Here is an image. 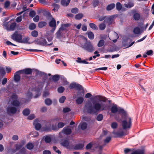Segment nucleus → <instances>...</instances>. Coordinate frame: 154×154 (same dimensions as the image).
Listing matches in <instances>:
<instances>
[{
	"label": "nucleus",
	"mask_w": 154,
	"mask_h": 154,
	"mask_svg": "<svg viewBox=\"0 0 154 154\" xmlns=\"http://www.w3.org/2000/svg\"><path fill=\"white\" fill-rule=\"evenodd\" d=\"M108 104L102 102H96L93 103L86 104L84 107L85 111L90 114L97 113L100 111L106 110L109 108Z\"/></svg>",
	"instance_id": "1"
},
{
	"label": "nucleus",
	"mask_w": 154,
	"mask_h": 154,
	"mask_svg": "<svg viewBox=\"0 0 154 154\" xmlns=\"http://www.w3.org/2000/svg\"><path fill=\"white\" fill-rule=\"evenodd\" d=\"M84 40L85 41V44H81V47L89 52H92L94 50V48L91 42L89 41H88L86 38L83 37Z\"/></svg>",
	"instance_id": "2"
},
{
	"label": "nucleus",
	"mask_w": 154,
	"mask_h": 154,
	"mask_svg": "<svg viewBox=\"0 0 154 154\" xmlns=\"http://www.w3.org/2000/svg\"><path fill=\"white\" fill-rule=\"evenodd\" d=\"M131 125V119L128 116H126L125 119L122 121V126L123 129L130 128Z\"/></svg>",
	"instance_id": "3"
},
{
	"label": "nucleus",
	"mask_w": 154,
	"mask_h": 154,
	"mask_svg": "<svg viewBox=\"0 0 154 154\" xmlns=\"http://www.w3.org/2000/svg\"><path fill=\"white\" fill-rule=\"evenodd\" d=\"M12 101L11 103V105L15 106H19L22 104L21 102L17 100V96L15 94H13L11 96Z\"/></svg>",
	"instance_id": "4"
},
{
	"label": "nucleus",
	"mask_w": 154,
	"mask_h": 154,
	"mask_svg": "<svg viewBox=\"0 0 154 154\" xmlns=\"http://www.w3.org/2000/svg\"><path fill=\"white\" fill-rule=\"evenodd\" d=\"M111 112L113 113H115L117 112H119L124 113L125 111L123 109L119 107H118L116 105H114L112 106L111 109Z\"/></svg>",
	"instance_id": "5"
},
{
	"label": "nucleus",
	"mask_w": 154,
	"mask_h": 154,
	"mask_svg": "<svg viewBox=\"0 0 154 154\" xmlns=\"http://www.w3.org/2000/svg\"><path fill=\"white\" fill-rule=\"evenodd\" d=\"M53 28L49 31L47 33L46 36L48 41L49 42L51 41L53 39V35L55 30L56 28L52 27Z\"/></svg>",
	"instance_id": "6"
},
{
	"label": "nucleus",
	"mask_w": 154,
	"mask_h": 154,
	"mask_svg": "<svg viewBox=\"0 0 154 154\" xmlns=\"http://www.w3.org/2000/svg\"><path fill=\"white\" fill-rule=\"evenodd\" d=\"M71 132V129L69 127L64 128L62 131L59 134V137L61 138L63 137L64 134L67 135L70 134Z\"/></svg>",
	"instance_id": "7"
},
{
	"label": "nucleus",
	"mask_w": 154,
	"mask_h": 154,
	"mask_svg": "<svg viewBox=\"0 0 154 154\" xmlns=\"http://www.w3.org/2000/svg\"><path fill=\"white\" fill-rule=\"evenodd\" d=\"M11 38L16 42H21L22 36L21 35L15 33L12 35Z\"/></svg>",
	"instance_id": "8"
},
{
	"label": "nucleus",
	"mask_w": 154,
	"mask_h": 154,
	"mask_svg": "<svg viewBox=\"0 0 154 154\" xmlns=\"http://www.w3.org/2000/svg\"><path fill=\"white\" fill-rule=\"evenodd\" d=\"M17 111V108L12 106H8L7 109V112L8 114H14Z\"/></svg>",
	"instance_id": "9"
},
{
	"label": "nucleus",
	"mask_w": 154,
	"mask_h": 154,
	"mask_svg": "<svg viewBox=\"0 0 154 154\" xmlns=\"http://www.w3.org/2000/svg\"><path fill=\"white\" fill-rule=\"evenodd\" d=\"M60 143L62 145L65 147L67 149H70V147L69 146V143L68 140H63Z\"/></svg>",
	"instance_id": "10"
},
{
	"label": "nucleus",
	"mask_w": 154,
	"mask_h": 154,
	"mask_svg": "<svg viewBox=\"0 0 154 154\" xmlns=\"http://www.w3.org/2000/svg\"><path fill=\"white\" fill-rule=\"evenodd\" d=\"M21 72V71H17L15 74L14 76V81L17 82H19L20 80V76L19 74Z\"/></svg>",
	"instance_id": "11"
},
{
	"label": "nucleus",
	"mask_w": 154,
	"mask_h": 154,
	"mask_svg": "<svg viewBox=\"0 0 154 154\" xmlns=\"http://www.w3.org/2000/svg\"><path fill=\"white\" fill-rule=\"evenodd\" d=\"M49 25L51 27L56 28V20L52 18L49 22Z\"/></svg>",
	"instance_id": "12"
},
{
	"label": "nucleus",
	"mask_w": 154,
	"mask_h": 154,
	"mask_svg": "<svg viewBox=\"0 0 154 154\" xmlns=\"http://www.w3.org/2000/svg\"><path fill=\"white\" fill-rule=\"evenodd\" d=\"M33 125L35 126V128L37 130H39L41 127L40 124L38 123V120L36 119L33 122Z\"/></svg>",
	"instance_id": "13"
},
{
	"label": "nucleus",
	"mask_w": 154,
	"mask_h": 154,
	"mask_svg": "<svg viewBox=\"0 0 154 154\" xmlns=\"http://www.w3.org/2000/svg\"><path fill=\"white\" fill-rule=\"evenodd\" d=\"M39 43L40 45H50L52 44V43H49L46 41L45 39L43 38H41L40 40Z\"/></svg>",
	"instance_id": "14"
},
{
	"label": "nucleus",
	"mask_w": 154,
	"mask_h": 154,
	"mask_svg": "<svg viewBox=\"0 0 154 154\" xmlns=\"http://www.w3.org/2000/svg\"><path fill=\"white\" fill-rule=\"evenodd\" d=\"M83 95H84L77 98L76 100V102L77 104H80L83 103L84 100L83 98Z\"/></svg>",
	"instance_id": "15"
},
{
	"label": "nucleus",
	"mask_w": 154,
	"mask_h": 154,
	"mask_svg": "<svg viewBox=\"0 0 154 154\" xmlns=\"http://www.w3.org/2000/svg\"><path fill=\"white\" fill-rule=\"evenodd\" d=\"M61 121L60 118L57 117L51 119L50 121L51 124H53L55 123L56 124L57 122H60Z\"/></svg>",
	"instance_id": "16"
},
{
	"label": "nucleus",
	"mask_w": 154,
	"mask_h": 154,
	"mask_svg": "<svg viewBox=\"0 0 154 154\" xmlns=\"http://www.w3.org/2000/svg\"><path fill=\"white\" fill-rule=\"evenodd\" d=\"M71 25V24L70 23L63 24H62L60 28L63 31L66 30L67 28L70 27Z\"/></svg>",
	"instance_id": "17"
},
{
	"label": "nucleus",
	"mask_w": 154,
	"mask_h": 154,
	"mask_svg": "<svg viewBox=\"0 0 154 154\" xmlns=\"http://www.w3.org/2000/svg\"><path fill=\"white\" fill-rule=\"evenodd\" d=\"M95 99L100 101L106 102V99L105 97H102L100 95H97L95 97Z\"/></svg>",
	"instance_id": "18"
},
{
	"label": "nucleus",
	"mask_w": 154,
	"mask_h": 154,
	"mask_svg": "<svg viewBox=\"0 0 154 154\" xmlns=\"http://www.w3.org/2000/svg\"><path fill=\"white\" fill-rule=\"evenodd\" d=\"M21 72L24 73L26 74H30L32 73V69H31L27 68L20 71Z\"/></svg>",
	"instance_id": "19"
},
{
	"label": "nucleus",
	"mask_w": 154,
	"mask_h": 154,
	"mask_svg": "<svg viewBox=\"0 0 154 154\" xmlns=\"http://www.w3.org/2000/svg\"><path fill=\"white\" fill-rule=\"evenodd\" d=\"M63 31L60 28L58 31L56 33V37L57 38H59L62 37V34Z\"/></svg>",
	"instance_id": "20"
},
{
	"label": "nucleus",
	"mask_w": 154,
	"mask_h": 154,
	"mask_svg": "<svg viewBox=\"0 0 154 154\" xmlns=\"http://www.w3.org/2000/svg\"><path fill=\"white\" fill-rule=\"evenodd\" d=\"M84 146V145L83 144H79L75 146L74 149L75 150L81 149L83 148Z\"/></svg>",
	"instance_id": "21"
},
{
	"label": "nucleus",
	"mask_w": 154,
	"mask_h": 154,
	"mask_svg": "<svg viewBox=\"0 0 154 154\" xmlns=\"http://www.w3.org/2000/svg\"><path fill=\"white\" fill-rule=\"evenodd\" d=\"M124 5V6L126 8H130L134 6V3L132 2H130L127 4H125Z\"/></svg>",
	"instance_id": "22"
},
{
	"label": "nucleus",
	"mask_w": 154,
	"mask_h": 154,
	"mask_svg": "<svg viewBox=\"0 0 154 154\" xmlns=\"http://www.w3.org/2000/svg\"><path fill=\"white\" fill-rule=\"evenodd\" d=\"M70 1V0H67V1L66 0H62L61 3L63 6H67L69 4Z\"/></svg>",
	"instance_id": "23"
},
{
	"label": "nucleus",
	"mask_w": 154,
	"mask_h": 154,
	"mask_svg": "<svg viewBox=\"0 0 154 154\" xmlns=\"http://www.w3.org/2000/svg\"><path fill=\"white\" fill-rule=\"evenodd\" d=\"M133 18L135 20H138L140 19V14L138 13H134L133 15Z\"/></svg>",
	"instance_id": "24"
},
{
	"label": "nucleus",
	"mask_w": 154,
	"mask_h": 154,
	"mask_svg": "<svg viewBox=\"0 0 154 154\" xmlns=\"http://www.w3.org/2000/svg\"><path fill=\"white\" fill-rule=\"evenodd\" d=\"M115 6V4H110L109 5H108L107 7H106V10L107 11H110L113 8H114V7Z\"/></svg>",
	"instance_id": "25"
},
{
	"label": "nucleus",
	"mask_w": 154,
	"mask_h": 154,
	"mask_svg": "<svg viewBox=\"0 0 154 154\" xmlns=\"http://www.w3.org/2000/svg\"><path fill=\"white\" fill-rule=\"evenodd\" d=\"M133 32L135 34H139L141 33L140 30L139 28L137 27L134 29Z\"/></svg>",
	"instance_id": "26"
},
{
	"label": "nucleus",
	"mask_w": 154,
	"mask_h": 154,
	"mask_svg": "<svg viewBox=\"0 0 154 154\" xmlns=\"http://www.w3.org/2000/svg\"><path fill=\"white\" fill-rule=\"evenodd\" d=\"M112 17L111 16L108 17L105 19L104 22H107L109 24H110L111 23L112 20Z\"/></svg>",
	"instance_id": "27"
},
{
	"label": "nucleus",
	"mask_w": 154,
	"mask_h": 154,
	"mask_svg": "<svg viewBox=\"0 0 154 154\" xmlns=\"http://www.w3.org/2000/svg\"><path fill=\"white\" fill-rule=\"evenodd\" d=\"M30 112V110L29 109H26L23 110V113L24 115L27 116L29 114Z\"/></svg>",
	"instance_id": "28"
},
{
	"label": "nucleus",
	"mask_w": 154,
	"mask_h": 154,
	"mask_svg": "<svg viewBox=\"0 0 154 154\" xmlns=\"http://www.w3.org/2000/svg\"><path fill=\"white\" fill-rule=\"evenodd\" d=\"M90 27L94 30H97L98 27L96 25L93 23H90L89 24Z\"/></svg>",
	"instance_id": "29"
},
{
	"label": "nucleus",
	"mask_w": 154,
	"mask_h": 154,
	"mask_svg": "<svg viewBox=\"0 0 154 154\" xmlns=\"http://www.w3.org/2000/svg\"><path fill=\"white\" fill-rule=\"evenodd\" d=\"M88 36L90 39H93L94 38V35L93 33L91 32H90L88 33Z\"/></svg>",
	"instance_id": "30"
},
{
	"label": "nucleus",
	"mask_w": 154,
	"mask_h": 154,
	"mask_svg": "<svg viewBox=\"0 0 154 154\" xmlns=\"http://www.w3.org/2000/svg\"><path fill=\"white\" fill-rule=\"evenodd\" d=\"M29 38L28 37H26L24 38L23 40L21 39V43H30L28 42V41L29 40Z\"/></svg>",
	"instance_id": "31"
},
{
	"label": "nucleus",
	"mask_w": 154,
	"mask_h": 154,
	"mask_svg": "<svg viewBox=\"0 0 154 154\" xmlns=\"http://www.w3.org/2000/svg\"><path fill=\"white\" fill-rule=\"evenodd\" d=\"M46 23L45 22H41L38 23V26L40 28H42L46 26Z\"/></svg>",
	"instance_id": "32"
},
{
	"label": "nucleus",
	"mask_w": 154,
	"mask_h": 154,
	"mask_svg": "<svg viewBox=\"0 0 154 154\" xmlns=\"http://www.w3.org/2000/svg\"><path fill=\"white\" fill-rule=\"evenodd\" d=\"M59 75H54L52 77L53 80L54 82L57 81L59 79Z\"/></svg>",
	"instance_id": "33"
},
{
	"label": "nucleus",
	"mask_w": 154,
	"mask_h": 154,
	"mask_svg": "<svg viewBox=\"0 0 154 154\" xmlns=\"http://www.w3.org/2000/svg\"><path fill=\"white\" fill-rule=\"evenodd\" d=\"M26 147L28 149H32L33 147V145L32 143H29L26 145Z\"/></svg>",
	"instance_id": "34"
},
{
	"label": "nucleus",
	"mask_w": 154,
	"mask_h": 154,
	"mask_svg": "<svg viewBox=\"0 0 154 154\" xmlns=\"http://www.w3.org/2000/svg\"><path fill=\"white\" fill-rule=\"evenodd\" d=\"M131 154H144V151L142 150H138L134 152Z\"/></svg>",
	"instance_id": "35"
},
{
	"label": "nucleus",
	"mask_w": 154,
	"mask_h": 154,
	"mask_svg": "<svg viewBox=\"0 0 154 154\" xmlns=\"http://www.w3.org/2000/svg\"><path fill=\"white\" fill-rule=\"evenodd\" d=\"M16 26V23H12L10 26V29L9 30H13L14 29Z\"/></svg>",
	"instance_id": "36"
},
{
	"label": "nucleus",
	"mask_w": 154,
	"mask_h": 154,
	"mask_svg": "<svg viewBox=\"0 0 154 154\" xmlns=\"http://www.w3.org/2000/svg\"><path fill=\"white\" fill-rule=\"evenodd\" d=\"M104 44V42L103 40H100L97 44V46L98 47H101L103 46Z\"/></svg>",
	"instance_id": "37"
},
{
	"label": "nucleus",
	"mask_w": 154,
	"mask_h": 154,
	"mask_svg": "<svg viewBox=\"0 0 154 154\" xmlns=\"http://www.w3.org/2000/svg\"><path fill=\"white\" fill-rule=\"evenodd\" d=\"M111 137L110 136L107 137L104 140V142L105 144L108 143L111 140Z\"/></svg>",
	"instance_id": "38"
},
{
	"label": "nucleus",
	"mask_w": 154,
	"mask_h": 154,
	"mask_svg": "<svg viewBox=\"0 0 154 154\" xmlns=\"http://www.w3.org/2000/svg\"><path fill=\"white\" fill-rule=\"evenodd\" d=\"M45 103L47 105H50L52 103V101L49 99H47L45 100Z\"/></svg>",
	"instance_id": "39"
},
{
	"label": "nucleus",
	"mask_w": 154,
	"mask_h": 154,
	"mask_svg": "<svg viewBox=\"0 0 154 154\" xmlns=\"http://www.w3.org/2000/svg\"><path fill=\"white\" fill-rule=\"evenodd\" d=\"M45 140L46 143H49L51 140V138L49 136H46L45 137Z\"/></svg>",
	"instance_id": "40"
},
{
	"label": "nucleus",
	"mask_w": 154,
	"mask_h": 154,
	"mask_svg": "<svg viewBox=\"0 0 154 154\" xmlns=\"http://www.w3.org/2000/svg\"><path fill=\"white\" fill-rule=\"evenodd\" d=\"M36 27L35 24L32 23L30 24L29 26V28L30 30H33L35 29Z\"/></svg>",
	"instance_id": "41"
},
{
	"label": "nucleus",
	"mask_w": 154,
	"mask_h": 154,
	"mask_svg": "<svg viewBox=\"0 0 154 154\" xmlns=\"http://www.w3.org/2000/svg\"><path fill=\"white\" fill-rule=\"evenodd\" d=\"M122 5L119 2H117L116 4V8L118 11H120L122 8Z\"/></svg>",
	"instance_id": "42"
},
{
	"label": "nucleus",
	"mask_w": 154,
	"mask_h": 154,
	"mask_svg": "<svg viewBox=\"0 0 154 154\" xmlns=\"http://www.w3.org/2000/svg\"><path fill=\"white\" fill-rule=\"evenodd\" d=\"M31 35L34 37H36L38 35V32L36 30H34L31 32Z\"/></svg>",
	"instance_id": "43"
},
{
	"label": "nucleus",
	"mask_w": 154,
	"mask_h": 154,
	"mask_svg": "<svg viewBox=\"0 0 154 154\" xmlns=\"http://www.w3.org/2000/svg\"><path fill=\"white\" fill-rule=\"evenodd\" d=\"M106 28V25L104 23H101L99 25V28L100 30H103Z\"/></svg>",
	"instance_id": "44"
},
{
	"label": "nucleus",
	"mask_w": 154,
	"mask_h": 154,
	"mask_svg": "<svg viewBox=\"0 0 154 154\" xmlns=\"http://www.w3.org/2000/svg\"><path fill=\"white\" fill-rule=\"evenodd\" d=\"M81 127L82 129L84 130L87 128V125L86 123L83 122L81 124Z\"/></svg>",
	"instance_id": "45"
},
{
	"label": "nucleus",
	"mask_w": 154,
	"mask_h": 154,
	"mask_svg": "<svg viewBox=\"0 0 154 154\" xmlns=\"http://www.w3.org/2000/svg\"><path fill=\"white\" fill-rule=\"evenodd\" d=\"M83 15L82 14H78L75 15V18L77 20H79L83 17Z\"/></svg>",
	"instance_id": "46"
},
{
	"label": "nucleus",
	"mask_w": 154,
	"mask_h": 154,
	"mask_svg": "<svg viewBox=\"0 0 154 154\" xmlns=\"http://www.w3.org/2000/svg\"><path fill=\"white\" fill-rule=\"evenodd\" d=\"M103 118V115L101 114H99L97 116V119L98 121H101Z\"/></svg>",
	"instance_id": "47"
},
{
	"label": "nucleus",
	"mask_w": 154,
	"mask_h": 154,
	"mask_svg": "<svg viewBox=\"0 0 154 154\" xmlns=\"http://www.w3.org/2000/svg\"><path fill=\"white\" fill-rule=\"evenodd\" d=\"M65 125V123L62 122H60L57 124V126L58 128H63Z\"/></svg>",
	"instance_id": "48"
},
{
	"label": "nucleus",
	"mask_w": 154,
	"mask_h": 154,
	"mask_svg": "<svg viewBox=\"0 0 154 154\" xmlns=\"http://www.w3.org/2000/svg\"><path fill=\"white\" fill-rule=\"evenodd\" d=\"M66 99V97L64 96H63L61 97L59 99V101L61 103H64L65 100Z\"/></svg>",
	"instance_id": "49"
},
{
	"label": "nucleus",
	"mask_w": 154,
	"mask_h": 154,
	"mask_svg": "<svg viewBox=\"0 0 154 154\" xmlns=\"http://www.w3.org/2000/svg\"><path fill=\"white\" fill-rule=\"evenodd\" d=\"M53 149L54 151L56 152L58 154H61V152L60 151L58 150L56 146H54L53 147Z\"/></svg>",
	"instance_id": "50"
},
{
	"label": "nucleus",
	"mask_w": 154,
	"mask_h": 154,
	"mask_svg": "<svg viewBox=\"0 0 154 154\" xmlns=\"http://www.w3.org/2000/svg\"><path fill=\"white\" fill-rule=\"evenodd\" d=\"M118 126V124L116 122H113L112 123L111 125V127L112 128L115 129Z\"/></svg>",
	"instance_id": "51"
},
{
	"label": "nucleus",
	"mask_w": 154,
	"mask_h": 154,
	"mask_svg": "<svg viewBox=\"0 0 154 154\" xmlns=\"http://www.w3.org/2000/svg\"><path fill=\"white\" fill-rule=\"evenodd\" d=\"M35 12L34 11H30L29 15L32 17H34L35 15Z\"/></svg>",
	"instance_id": "52"
},
{
	"label": "nucleus",
	"mask_w": 154,
	"mask_h": 154,
	"mask_svg": "<svg viewBox=\"0 0 154 154\" xmlns=\"http://www.w3.org/2000/svg\"><path fill=\"white\" fill-rule=\"evenodd\" d=\"M64 90V88L63 87H60L58 88L57 91L58 92L62 93Z\"/></svg>",
	"instance_id": "53"
},
{
	"label": "nucleus",
	"mask_w": 154,
	"mask_h": 154,
	"mask_svg": "<svg viewBox=\"0 0 154 154\" xmlns=\"http://www.w3.org/2000/svg\"><path fill=\"white\" fill-rule=\"evenodd\" d=\"M71 12L74 14H76L78 12V9L77 8H75L71 10Z\"/></svg>",
	"instance_id": "54"
},
{
	"label": "nucleus",
	"mask_w": 154,
	"mask_h": 154,
	"mask_svg": "<svg viewBox=\"0 0 154 154\" xmlns=\"http://www.w3.org/2000/svg\"><path fill=\"white\" fill-rule=\"evenodd\" d=\"M75 88L77 90H81L82 89V87L81 85L76 83Z\"/></svg>",
	"instance_id": "55"
},
{
	"label": "nucleus",
	"mask_w": 154,
	"mask_h": 154,
	"mask_svg": "<svg viewBox=\"0 0 154 154\" xmlns=\"http://www.w3.org/2000/svg\"><path fill=\"white\" fill-rule=\"evenodd\" d=\"M113 35L115 36L116 37V39L113 40L112 41L114 42H116L117 41V39L119 38V36L118 34L116 32H115L114 33Z\"/></svg>",
	"instance_id": "56"
},
{
	"label": "nucleus",
	"mask_w": 154,
	"mask_h": 154,
	"mask_svg": "<svg viewBox=\"0 0 154 154\" xmlns=\"http://www.w3.org/2000/svg\"><path fill=\"white\" fill-rule=\"evenodd\" d=\"M43 129L44 131H50L51 130V128L50 127L45 126L43 128Z\"/></svg>",
	"instance_id": "57"
},
{
	"label": "nucleus",
	"mask_w": 154,
	"mask_h": 154,
	"mask_svg": "<svg viewBox=\"0 0 154 154\" xmlns=\"http://www.w3.org/2000/svg\"><path fill=\"white\" fill-rule=\"evenodd\" d=\"M26 96L28 99L31 98L32 96V94L30 92H29L26 94Z\"/></svg>",
	"instance_id": "58"
},
{
	"label": "nucleus",
	"mask_w": 154,
	"mask_h": 154,
	"mask_svg": "<svg viewBox=\"0 0 154 154\" xmlns=\"http://www.w3.org/2000/svg\"><path fill=\"white\" fill-rule=\"evenodd\" d=\"M22 145L21 144H16L15 145L17 150H18L22 147Z\"/></svg>",
	"instance_id": "59"
},
{
	"label": "nucleus",
	"mask_w": 154,
	"mask_h": 154,
	"mask_svg": "<svg viewBox=\"0 0 154 154\" xmlns=\"http://www.w3.org/2000/svg\"><path fill=\"white\" fill-rule=\"evenodd\" d=\"M10 3L9 2L7 1L5 2L4 4V7L6 8L9 6Z\"/></svg>",
	"instance_id": "60"
},
{
	"label": "nucleus",
	"mask_w": 154,
	"mask_h": 154,
	"mask_svg": "<svg viewBox=\"0 0 154 154\" xmlns=\"http://www.w3.org/2000/svg\"><path fill=\"white\" fill-rule=\"evenodd\" d=\"M35 118V116L34 114H31L29 116L28 119L29 120H32Z\"/></svg>",
	"instance_id": "61"
},
{
	"label": "nucleus",
	"mask_w": 154,
	"mask_h": 154,
	"mask_svg": "<svg viewBox=\"0 0 154 154\" xmlns=\"http://www.w3.org/2000/svg\"><path fill=\"white\" fill-rule=\"evenodd\" d=\"M146 53L148 55H152L153 54V51L152 50H149L147 51Z\"/></svg>",
	"instance_id": "62"
},
{
	"label": "nucleus",
	"mask_w": 154,
	"mask_h": 154,
	"mask_svg": "<svg viewBox=\"0 0 154 154\" xmlns=\"http://www.w3.org/2000/svg\"><path fill=\"white\" fill-rule=\"evenodd\" d=\"M70 110L69 108L68 107H66L63 109V112L64 113H66L69 112Z\"/></svg>",
	"instance_id": "63"
},
{
	"label": "nucleus",
	"mask_w": 154,
	"mask_h": 154,
	"mask_svg": "<svg viewBox=\"0 0 154 154\" xmlns=\"http://www.w3.org/2000/svg\"><path fill=\"white\" fill-rule=\"evenodd\" d=\"M39 16H38L37 15L34 18H33V20L35 22H37L39 20Z\"/></svg>",
	"instance_id": "64"
}]
</instances>
